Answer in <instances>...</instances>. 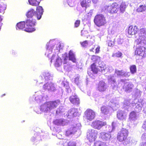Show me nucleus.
<instances>
[{
    "instance_id": "obj_37",
    "label": "nucleus",
    "mask_w": 146,
    "mask_h": 146,
    "mask_svg": "<svg viewBox=\"0 0 146 146\" xmlns=\"http://www.w3.org/2000/svg\"><path fill=\"white\" fill-rule=\"evenodd\" d=\"M100 58L99 56L95 55L92 56L91 60L93 61H96L100 59Z\"/></svg>"
},
{
    "instance_id": "obj_4",
    "label": "nucleus",
    "mask_w": 146,
    "mask_h": 146,
    "mask_svg": "<svg viewBox=\"0 0 146 146\" xmlns=\"http://www.w3.org/2000/svg\"><path fill=\"white\" fill-rule=\"evenodd\" d=\"M94 21L95 24L98 27L104 25L106 23L105 17L102 14L96 15Z\"/></svg>"
},
{
    "instance_id": "obj_35",
    "label": "nucleus",
    "mask_w": 146,
    "mask_h": 146,
    "mask_svg": "<svg viewBox=\"0 0 146 146\" xmlns=\"http://www.w3.org/2000/svg\"><path fill=\"white\" fill-rule=\"evenodd\" d=\"M63 121L61 119H56L54 121V124L56 125H60L62 123Z\"/></svg>"
},
{
    "instance_id": "obj_34",
    "label": "nucleus",
    "mask_w": 146,
    "mask_h": 146,
    "mask_svg": "<svg viewBox=\"0 0 146 146\" xmlns=\"http://www.w3.org/2000/svg\"><path fill=\"white\" fill-rule=\"evenodd\" d=\"M61 84L63 87H64L68 89L69 87V83L66 80H64L62 81Z\"/></svg>"
},
{
    "instance_id": "obj_26",
    "label": "nucleus",
    "mask_w": 146,
    "mask_h": 146,
    "mask_svg": "<svg viewBox=\"0 0 146 146\" xmlns=\"http://www.w3.org/2000/svg\"><path fill=\"white\" fill-rule=\"evenodd\" d=\"M91 70L95 74H96L98 72V70L95 63L91 64L90 66Z\"/></svg>"
},
{
    "instance_id": "obj_9",
    "label": "nucleus",
    "mask_w": 146,
    "mask_h": 146,
    "mask_svg": "<svg viewBox=\"0 0 146 146\" xmlns=\"http://www.w3.org/2000/svg\"><path fill=\"white\" fill-rule=\"evenodd\" d=\"M106 124V123L105 122L96 120L92 122L91 126L95 129L100 130L102 127L105 126Z\"/></svg>"
},
{
    "instance_id": "obj_19",
    "label": "nucleus",
    "mask_w": 146,
    "mask_h": 146,
    "mask_svg": "<svg viewBox=\"0 0 146 146\" xmlns=\"http://www.w3.org/2000/svg\"><path fill=\"white\" fill-rule=\"evenodd\" d=\"M105 83L102 81L100 82L98 86V89L100 92H103L106 90Z\"/></svg>"
},
{
    "instance_id": "obj_33",
    "label": "nucleus",
    "mask_w": 146,
    "mask_h": 146,
    "mask_svg": "<svg viewBox=\"0 0 146 146\" xmlns=\"http://www.w3.org/2000/svg\"><path fill=\"white\" fill-rule=\"evenodd\" d=\"M94 146H106V145L104 143L99 141L95 142Z\"/></svg>"
},
{
    "instance_id": "obj_57",
    "label": "nucleus",
    "mask_w": 146,
    "mask_h": 146,
    "mask_svg": "<svg viewBox=\"0 0 146 146\" xmlns=\"http://www.w3.org/2000/svg\"><path fill=\"white\" fill-rule=\"evenodd\" d=\"M124 81V80H121V81L122 82H123V81Z\"/></svg>"
},
{
    "instance_id": "obj_18",
    "label": "nucleus",
    "mask_w": 146,
    "mask_h": 146,
    "mask_svg": "<svg viewBox=\"0 0 146 146\" xmlns=\"http://www.w3.org/2000/svg\"><path fill=\"white\" fill-rule=\"evenodd\" d=\"M136 113L134 111H132L130 113L128 118L129 121H135L137 119V115Z\"/></svg>"
},
{
    "instance_id": "obj_2",
    "label": "nucleus",
    "mask_w": 146,
    "mask_h": 146,
    "mask_svg": "<svg viewBox=\"0 0 146 146\" xmlns=\"http://www.w3.org/2000/svg\"><path fill=\"white\" fill-rule=\"evenodd\" d=\"M43 9L41 6H38L36 7V11L35 12L33 9H30L27 13L26 16L28 18L32 19L35 15L38 20H40L43 14Z\"/></svg>"
},
{
    "instance_id": "obj_54",
    "label": "nucleus",
    "mask_w": 146,
    "mask_h": 146,
    "mask_svg": "<svg viewBox=\"0 0 146 146\" xmlns=\"http://www.w3.org/2000/svg\"><path fill=\"white\" fill-rule=\"evenodd\" d=\"M72 113L73 114V115H74V114L75 113H77L76 112H73V113Z\"/></svg>"
},
{
    "instance_id": "obj_50",
    "label": "nucleus",
    "mask_w": 146,
    "mask_h": 146,
    "mask_svg": "<svg viewBox=\"0 0 146 146\" xmlns=\"http://www.w3.org/2000/svg\"><path fill=\"white\" fill-rule=\"evenodd\" d=\"M61 135L59 133H58L56 135V136L59 139H62V137H60V136Z\"/></svg>"
},
{
    "instance_id": "obj_6",
    "label": "nucleus",
    "mask_w": 146,
    "mask_h": 146,
    "mask_svg": "<svg viewBox=\"0 0 146 146\" xmlns=\"http://www.w3.org/2000/svg\"><path fill=\"white\" fill-rule=\"evenodd\" d=\"M105 10L107 13L111 14L115 13L119 10V5L116 2H114L105 7Z\"/></svg>"
},
{
    "instance_id": "obj_25",
    "label": "nucleus",
    "mask_w": 146,
    "mask_h": 146,
    "mask_svg": "<svg viewBox=\"0 0 146 146\" xmlns=\"http://www.w3.org/2000/svg\"><path fill=\"white\" fill-rule=\"evenodd\" d=\"M29 4L33 6H36L38 5L40 3V1L37 0H28Z\"/></svg>"
},
{
    "instance_id": "obj_36",
    "label": "nucleus",
    "mask_w": 146,
    "mask_h": 146,
    "mask_svg": "<svg viewBox=\"0 0 146 146\" xmlns=\"http://www.w3.org/2000/svg\"><path fill=\"white\" fill-rule=\"evenodd\" d=\"M108 43L109 46H113L115 44L114 39L113 38L111 39L108 40Z\"/></svg>"
},
{
    "instance_id": "obj_41",
    "label": "nucleus",
    "mask_w": 146,
    "mask_h": 146,
    "mask_svg": "<svg viewBox=\"0 0 146 146\" xmlns=\"http://www.w3.org/2000/svg\"><path fill=\"white\" fill-rule=\"evenodd\" d=\"M140 32L141 34H143L144 36V35H146V30L144 28H141L140 29ZM141 36H142L141 35Z\"/></svg>"
},
{
    "instance_id": "obj_44",
    "label": "nucleus",
    "mask_w": 146,
    "mask_h": 146,
    "mask_svg": "<svg viewBox=\"0 0 146 146\" xmlns=\"http://www.w3.org/2000/svg\"><path fill=\"white\" fill-rule=\"evenodd\" d=\"M80 23V20H76L74 23V27L77 28L79 27Z\"/></svg>"
},
{
    "instance_id": "obj_38",
    "label": "nucleus",
    "mask_w": 146,
    "mask_h": 146,
    "mask_svg": "<svg viewBox=\"0 0 146 146\" xmlns=\"http://www.w3.org/2000/svg\"><path fill=\"white\" fill-rule=\"evenodd\" d=\"M81 35L83 36H86L88 38V33L84 29L82 30L81 31Z\"/></svg>"
},
{
    "instance_id": "obj_17",
    "label": "nucleus",
    "mask_w": 146,
    "mask_h": 146,
    "mask_svg": "<svg viewBox=\"0 0 146 146\" xmlns=\"http://www.w3.org/2000/svg\"><path fill=\"white\" fill-rule=\"evenodd\" d=\"M91 3V0H82L80 2V5L82 8L86 9L90 6Z\"/></svg>"
},
{
    "instance_id": "obj_42",
    "label": "nucleus",
    "mask_w": 146,
    "mask_h": 146,
    "mask_svg": "<svg viewBox=\"0 0 146 146\" xmlns=\"http://www.w3.org/2000/svg\"><path fill=\"white\" fill-rule=\"evenodd\" d=\"M114 55L116 57L119 58L121 56L122 53L120 51H118L117 52L115 53Z\"/></svg>"
},
{
    "instance_id": "obj_53",
    "label": "nucleus",
    "mask_w": 146,
    "mask_h": 146,
    "mask_svg": "<svg viewBox=\"0 0 146 146\" xmlns=\"http://www.w3.org/2000/svg\"><path fill=\"white\" fill-rule=\"evenodd\" d=\"M1 7H0V13H1L2 12V11L1 9Z\"/></svg>"
},
{
    "instance_id": "obj_11",
    "label": "nucleus",
    "mask_w": 146,
    "mask_h": 146,
    "mask_svg": "<svg viewBox=\"0 0 146 146\" xmlns=\"http://www.w3.org/2000/svg\"><path fill=\"white\" fill-rule=\"evenodd\" d=\"M139 29L136 26L131 25L128 28L127 32L129 35H135L139 31Z\"/></svg>"
},
{
    "instance_id": "obj_39",
    "label": "nucleus",
    "mask_w": 146,
    "mask_h": 146,
    "mask_svg": "<svg viewBox=\"0 0 146 146\" xmlns=\"http://www.w3.org/2000/svg\"><path fill=\"white\" fill-rule=\"evenodd\" d=\"M141 110V107L139 105L137 104L135 108V111L136 113L139 112Z\"/></svg>"
},
{
    "instance_id": "obj_46",
    "label": "nucleus",
    "mask_w": 146,
    "mask_h": 146,
    "mask_svg": "<svg viewBox=\"0 0 146 146\" xmlns=\"http://www.w3.org/2000/svg\"><path fill=\"white\" fill-rule=\"evenodd\" d=\"M64 60L65 61V62L64 63V64H66L67 63V62L66 61L68 58V56L67 55H65L63 57Z\"/></svg>"
},
{
    "instance_id": "obj_22",
    "label": "nucleus",
    "mask_w": 146,
    "mask_h": 146,
    "mask_svg": "<svg viewBox=\"0 0 146 146\" xmlns=\"http://www.w3.org/2000/svg\"><path fill=\"white\" fill-rule=\"evenodd\" d=\"M68 58L69 60L72 61L73 62H76V59L75 55L71 50H70L69 52Z\"/></svg>"
},
{
    "instance_id": "obj_24",
    "label": "nucleus",
    "mask_w": 146,
    "mask_h": 146,
    "mask_svg": "<svg viewBox=\"0 0 146 146\" xmlns=\"http://www.w3.org/2000/svg\"><path fill=\"white\" fill-rule=\"evenodd\" d=\"M25 23V21H21L20 22L17 24V29H23L25 28L26 27Z\"/></svg>"
},
{
    "instance_id": "obj_13",
    "label": "nucleus",
    "mask_w": 146,
    "mask_h": 146,
    "mask_svg": "<svg viewBox=\"0 0 146 146\" xmlns=\"http://www.w3.org/2000/svg\"><path fill=\"white\" fill-rule=\"evenodd\" d=\"M117 117L120 121H125L127 117V114L124 111H119L117 112Z\"/></svg>"
},
{
    "instance_id": "obj_20",
    "label": "nucleus",
    "mask_w": 146,
    "mask_h": 146,
    "mask_svg": "<svg viewBox=\"0 0 146 146\" xmlns=\"http://www.w3.org/2000/svg\"><path fill=\"white\" fill-rule=\"evenodd\" d=\"M146 11V3L140 5L137 9L138 12H143Z\"/></svg>"
},
{
    "instance_id": "obj_55",
    "label": "nucleus",
    "mask_w": 146,
    "mask_h": 146,
    "mask_svg": "<svg viewBox=\"0 0 146 146\" xmlns=\"http://www.w3.org/2000/svg\"><path fill=\"white\" fill-rule=\"evenodd\" d=\"M5 94H3V95L1 96V97H3V96H5Z\"/></svg>"
},
{
    "instance_id": "obj_40",
    "label": "nucleus",
    "mask_w": 146,
    "mask_h": 146,
    "mask_svg": "<svg viewBox=\"0 0 146 146\" xmlns=\"http://www.w3.org/2000/svg\"><path fill=\"white\" fill-rule=\"evenodd\" d=\"M80 44L83 47H86L88 44V42L87 40H85L82 42H80Z\"/></svg>"
},
{
    "instance_id": "obj_21",
    "label": "nucleus",
    "mask_w": 146,
    "mask_h": 146,
    "mask_svg": "<svg viewBox=\"0 0 146 146\" xmlns=\"http://www.w3.org/2000/svg\"><path fill=\"white\" fill-rule=\"evenodd\" d=\"M127 7L125 3L124 2L122 1L120 3L119 8L121 13H123Z\"/></svg>"
},
{
    "instance_id": "obj_58",
    "label": "nucleus",
    "mask_w": 146,
    "mask_h": 146,
    "mask_svg": "<svg viewBox=\"0 0 146 146\" xmlns=\"http://www.w3.org/2000/svg\"><path fill=\"white\" fill-rule=\"evenodd\" d=\"M52 60H51V62H52Z\"/></svg>"
},
{
    "instance_id": "obj_16",
    "label": "nucleus",
    "mask_w": 146,
    "mask_h": 146,
    "mask_svg": "<svg viewBox=\"0 0 146 146\" xmlns=\"http://www.w3.org/2000/svg\"><path fill=\"white\" fill-rule=\"evenodd\" d=\"M43 88L45 90H48L55 91L56 90L53 84L52 83H46L43 85Z\"/></svg>"
},
{
    "instance_id": "obj_7",
    "label": "nucleus",
    "mask_w": 146,
    "mask_h": 146,
    "mask_svg": "<svg viewBox=\"0 0 146 146\" xmlns=\"http://www.w3.org/2000/svg\"><path fill=\"white\" fill-rule=\"evenodd\" d=\"M96 116V112L94 110L88 108L84 112L83 117L87 121H91L95 119Z\"/></svg>"
},
{
    "instance_id": "obj_45",
    "label": "nucleus",
    "mask_w": 146,
    "mask_h": 146,
    "mask_svg": "<svg viewBox=\"0 0 146 146\" xmlns=\"http://www.w3.org/2000/svg\"><path fill=\"white\" fill-rule=\"evenodd\" d=\"M100 47L99 46H98L95 48V54H97L99 53L100 51Z\"/></svg>"
},
{
    "instance_id": "obj_56",
    "label": "nucleus",
    "mask_w": 146,
    "mask_h": 146,
    "mask_svg": "<svg viewBox=\"0 0 146 146\" xmlns=\"http://www.w3.org/2000/svg\"><path fill=\"white\" fill-rule=\"evenodd\" d=\"M93 1H94V2H96L98 1V0H92Z\"/></svg>"
},
{
    "instance_id": "obj_32",
    "label": "nucleus",
    "mask_w": 146,
    "mask_h": 146,
    "mask_svg": "<svg viewBox=\"0 0 146 146\" xmlns=\"http://www.w3.org/2000/svg\"><path fill=\"white\" fill-rule=\"evenodd\" d=\"M130 71L131 74H133L136 72V67L135 65H133L131 66L130 67Z\"/></svg>"
},
{
    "instance_id": "obj_51",
    "label": "nucleus",
    "mask_w": 146,
    "mask_h": 146,
    "mask_svg": "<svg viewBox=\"0 0 146 146\" xmlns=\"http://www.w3.org/2000/svg\"><path fill=\"white\" fill-rule=\"evenodd\" d=\"M94 47L90 50V51L91 52H94V49L95 48V46H94Z\"/></svg>"
},
{
    "instance_id": "obj_14",
    "label": "nucleus",
    "mask_w": 146,
    "mask_h": 146,
    "mask_svg": "<svg viewBox=\"0 0 146 146\" xmlns=\"http://www.w3.org/2000/svg\"><path fill=\"white\" fill-rule=\"evenodd\" d=\"M78 128L75 127H71L67 129L65 132V135L67 136L74 134L77 131Z\"/></svg>"
},
{
    "instance_id": "obj_10",
    "label": "nucleus",
    "mask_w": 146,
    "mask_h": 146,
    "mask_svg": "<svg viewBox=\"0 0 146 146\" xmlns=\"http://www.w3.org/2000/svg\"><path fill=\"white\" fill-rule=\"evenodd\" d=\"M98 132L94 129H91L88 134L87 135L88 139L90 142L95 141L97 138Z\"/></svg>"
},
{
    "instance_id": "obj_47",
    "label": "nucleus",
    "mask_w": 146,
    "mask_h": 146,
    "mask_svg": "<svg viewBox=\"0 0 146 146\" xmlns=\"http://www.w3.org/2000/svg\"><path fill=\"white\" fill-rule=\"evenodd\" d=\"M74 82L76 84H78L79 82V78L77 77L75 79Z\"/></svg>"
},
{
    "instance_id": "obj_52",
    "label": "nucleus",
    "mask_w": 146,
    "mask_h": 146,
    "mask_svg": "<svg viewBox=\"0 0 146 146\" xmlns=\"http://www.w3.org/2000/svg\"><path fill=\"white\" fill-rule=\"evenodd\" d=\"M73 110H74V109H72L70 110V111H69V112H72L74 111H73Z\"/></svg>"
},
{
    "instance_id": "obj_30",
    "label": "nucleus",
    "mask_w": 146,
    "mask_h": 146,
    "mask_svg": "<svg viewBox=\"0 0 146 146\" xmlns=\"http://www.w3.org/2000/svg\"><path fill=\"white\" fill-rule=\"evenodd\" d=\"M144 38V35L141 36L139 38L135 40V42L136 43V45H139L141 44L142 42V39Z\"/></svg>"
},
{
    "instance_id": "obj_49",
    "label": "nucleus",
    "mask_w": 146,
    "mask_h": 146,
    "mask_svg": "<svg viewBox=\"0 0 146 146\" xmlns=\"http://www.w3.org/2000/svg\"><path fill=\"white\" fill-rule=\"evenodd\" d=\"M140 146H146V142H143L141 143L140 145Z\"/></svg>"
},
{
    "instance_id": "obj_27",
    "label": "nucleus",
    "mask_w": 146,
    "mask_h": 146,
    "mask_svg": "<svg viewBox=\"0 0 146 146\" xmlns=\"http://www.w3.org/2000/svg\"><path fill=\"white\" fill-rule=\"evenodd\" d=\"M99 67L101 72L103 71H105L107 68L106 65L103 62H101L100 63Z\"/></svg>"
},
{
    "instance_id": "obj_3",
    "label": "nucleus",
    "mask_w": 146,
    "mask_h": 146,
    "mask_svg": "<svg viewBox=\"0 0 146 146\" xmlns=\"http://www.w3.org/2000/svg\"><path fill=\"white\" fill-rule=\"evenodd\" d=\"M60 103V101L59 100L46 102L44 104V111L46 113L50 112L56 108L59 105Z\"/></svg>"
},
{
    "instance_id": "obj_23",
    "label": "nucleus",
    "mask_w": 146,
    "mask_h": 146,
    "mask_svg": "<svg viewBox=\"0 0 146 146\" xmlns=\"http://www.w3.org/2000/svg\"><path fill=\"white\" fill-rule=\"evenodd\" d=\"M100 134L102 138L105 140L109 139L111 137L110 135L107 133L101 132L100 133Z\"/></svg>"
},
{
    "instance_id": "obj_29",
    "label": "nucleus",
    "mask_w": 146,
    "mask_h": 146,
    "mask_svg": "<svg viewBox=\"0 0 146 146\" xmlns=\"http://www.w3.org/2000/svg\"><path fill=\"white\" fill-rule=\"evenodd\" d=\"M101 111L102 113L104 115L108 114L109 111L107 108L105 106H103L101 108Z\"/></svg>"
},
{
    "instance_id": "obj_15",
    "label": "nucleus",
    "mask_w": 146,
    "mask_h": 146,
    "mask_svg": "<svg viewBox=\"0 0 146 146\" xmlns=\"http://www.w3.org/2000/svg\"><path fill=\"white\" fill-rule=\"evenodd\" d=\"M133 85L129 82H126L123 86V88L126 92H129L131 91Z\"/></svg>"
},
{
    "instance_id": "obj_1",
    "label": "nucleus",
    "mask_w": 146,
    "mask_h": 146,
    "mask_svg": "<svg viewBox=\"0 0 146 146\" xmlns=\"http://www.w3.org/2000/svg\"><path fill=\"white\" fill-rule=\"evenodd\" d=\"M129 132L127 130L123 128L119 131L117 134V138L119 142H123L124 144H127L130 142V140L128 136Z\"/></svg>"
},
{
    "instance_id": "obj_48",
    "label": "nucleus",
    "mask_w": 146,
    "mask_h": 146,
    "mask_svg": "<svg viewBox=\"0 0 146 146\" xmlns=\"http://www.w3.org/2000/svg\"><path fill=\"white\" fill-rule=\"evenodd\" d=\"M142 127L146 131V123H144Z\"/></svg>"
},
{
    "instance_id": "obj_5",
    "label": "nucleus",
    "mask_w": 146,
    "mask_h": 146,
    "mask_svg": "<svg viewBox=\"0 0 146 146\" xmlns=\"http://www.w3.org/2000/svg\"><path fill=\"white\" fill-rule=\"evenodd\" d=\"M26 25V27L24 30L28 32H32L35 30V28L33 27L35 26L36 22L35 20L32 19H27L25 22Z\"/></svg>"
},
{
    "instance_id": "obj_31",
    "label": "nucleus",
    "mask_w": 146,
    "mask_h": 146,
    "mask_svg": "<svg viewBox=\"0 0 146 146\" xmlns=\"http://www.w3.org/2000/svg\"><path fill=\"white\" fill-rule=\"evenodd\" d=\"M115 73L118 76H125V74L123 72L122 70H115Z\"/></svg>"
},
{
    "instance_id": "obj_12",
    "label": "nucleus",
    "mask_w": 146,
    "mask_h": 146,
    "mask_svg": "<svg viewBox=\"0 0 146 146\" xmlns=\"http://www.w3.org/2000/svg\"><path fill=\"white\" fill-rule=\"evenodd\" d=\"M69 100L73 105L78 106L80 103V99L76 95H72L69 97Z\"/></svg>"
},
{
    "instance_id": "obj_28",
    "label": "nucleus",
    "mask_w": 146,
    "mask_h": 146,
    "mask_svg": "<svg viewBox=\"0 0 146 146\" xmlns=\"http://www.w3.org/2000/svg\"><path fill=\"white\" fill-rule=\"evenodd\" d=\"M62 62L61 58L58 57L54 63V65L56 67H58L62 64Z\"/></svg>"
},
{
    "instance_id": "obj_8",
    "label": "nucleus",
    "mask_w": 146,
    "mask_h": 146,
    "mask_svg": "<svg viewBox=\"0 0 146 146\" xmlns=\"http://www.w3.org/2000/svg\"><path fill=\"white\" fill-rule=\"evenodd\" d=\"M135 54L141 56L142 58H145L146 56V48L140 46L137 47L135 51Z\"/></svg>"
},
{
    "instance_id": "obj_43",
    "label": "nucleus",
    "mask_w": 146,
    "mask_h": 146,
    "mask_svg": "<svg viewBox=\"0 0 146 146\" xmlns=\"http://www.w3.org/2000/svg\"><path fill=\"white\" fill-rule=\"evenodd\" d=\"M67 146H76V143L74 142L70 141L67 143Z\"/></svg>"
}]
</instances>
